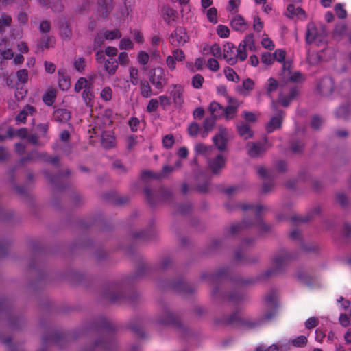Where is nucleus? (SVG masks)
<instances>
[{
	"mask_svg": "<svg viewBox=\"0 0 351 351\" xmlns=\"http://www.w3.org/2000/svg\"><path fill=\"white\" fill-rule=\"evenodd\" d=\"M202 278L204 280L208 279L210 284L214 287L213 290V296L215 298L219 297L225 298L224 295L221 294L218 285L223 280H230L235 286L234 290L231 292L226 298V300L232 304H237L243 301L245 298V294L243 291V287L252 283L251 280H243L241 277H232L230 271L228 268H221L215 274H202Z\"/></svg>",
	"mask_w": 351,
	"mask_h": 351,
	"instance_id": "nucleus-1",
	"label": "nucleus"
},
{
	"mask_svg": "<svg viewBox=\"0 0 351 351\" xmlns=\"http://www.w3.org/2000/svg\"><path fill=\"white\" fill-rule=\"evenodd\" d=\"M265 300L267 311L261 319L252 321L249 318L241 317L238 312H234L229 317H223L221 320L216 319L215 322L226 326H242L248 329L254 328L261 325L263 321L271 320L277 313L278 302L276 291H270L265 295Z\"/></svg>",
	"mask_w": 351,
	"mask_h": 351,
	"instance_id": "nucleus-2",
	"label": "nucleus"
},
{
	"mask_svg": "<svg viewBox=\"0 0 351 351\" xmlns=\"http://www.w3.org/2000/svg\"><path fill=\"white\" fill-rule=\"evenodd\" d=\"M90 329L101 335V337L93 345L82 351H110L116 346L115 326L105 317H99L93 323Z\"/></svg>",
	"mask_w": 351,
	"mask_h": 351,
	"instance_id": "nucleus-3",
	"label": "nucleus"
},
{
	"mask_svg": "<svg viewBox=\"0 0 351 351\" xmlns=\"http://www.w3.org/2000/svg\"><path fill=\"white\" fill-rule=\"evenodd\" d=\"M238 207L243 210L252 211L254 215V219L253 221H249L247 219H244L241 223L232 225L229 230L230 234L235 235L241 232L243 229L254 226H258L262 232H267L270 230V226L265 224L261 218L262 211L267 209L265 206L263 205L254 206L252 204L241 203L238 204Z\"/></svg>",
	"mask_w": 351,
	"mask_h": 351,
	"instance_id": "nucleus-4",
	"label": "nucleus"
},
{
	"mask_svg": "<svg viewBox=\"0 0 351 351\" xmlns=\"http://www.w3.org/2000/svg\"><path fill=\"white\" fill-rule=\"evenodd\" d=\"M298 255L295 253L292 254L285 250H281L272 258L271 262L273 267L265 271L261 278H267L282 273L285 270L286 266L291 261L296 259Z\"/></svg>",
	"mask_w": 351,
	"mask_h": 351,
	"instance_id": "nucleus-5",
	"label": "nucleus"
},
{
	"mask_svg": "<svg viewBox=\"0 0 351 351\" xmlns=\"http://www.w3.org/2000/svg\"><path fill=\"white\" fill-rule=\"evenodd\" d=\"M143 191L147 202L151 207L155 206L161 201H168L172 197L171 191L162 187H160L156 190L146 186Z\"/></svg>",
	"mask_w": 351,
	"mask_h": 351,
	"instance_id": "nucleus-6",
	"label": "nucleus"
},
{
	"mask_svg": "<svg viewBox=\"0 0 351 351\" xmlns=\"http://www.w3.org/2000/svg\"><path fill=\"white\" fill-rule=\"evenodd\" d=\"M104 297L110 302H122L124 300H130L126 298L123 290L122 284L112 283L104 293Z\"/></svg>",
	"mask_w": 351,
	"mask_h": 351,
	"instance_id": "nucleus-7",
	"label": "nucleus"
},
{
	"mask_svg": "<svg viewBox=\"0 0 351 351\" xmlns=\"http://www.w3.org/2000/svg\"><path fill=\"white\" fill-rule=\"evenodd\" d=\"M190 40L186 28L178 26L169 36V41L173 47H180L184 45Z\"/></svg>",
	"mask_w": 351,
	"mask_h": 351,
	"instance_id": "nucleus-8",
	"label": "nucleus"
},
{
	"mask_svg": "<svg viewBox=\"0 0 351 351\" xmlns=\"http://www.w3.org/2000/svg\"><path fill=\"white\" fill-rule=\"evenodd\" d=\"M271 109L276 112V114L271 117L270 121L266 125V130L268 133H271L274 130L280 129L285 116V111L277 109L276 101H272Z\"/></svg>",
	"mask_w": 351,
	"mask_h": 351,
	"instance_id": "nucleus-9",
	"label": "nucleus"
},
{
	"mask_svg": "<svg viewBox=\"0 0 351 351\" xmlns=\"http://www.w3.org/2000/svg\"><path fill=\"white\" fill-rule=\"evenodd\" d=\"M158 322L162 325L171 326L180 330H185V327L181 322L179 317L167 309L163 311L158 318Z\"/></svg>",
	"mask_w": 351,
	"mask_h": 351,
	"instance_id": "nucleus-10",
	"label": "nucleus"
},
{
	"mask_svg": "<svg viewBox=\"0 0 351 351\" xmlns=\"http://www.w3.org/2000/svg\"><path fill=\"white\" fill-rule=\"evenodd\" d=\"M149 80L150 83L160 93L163 90L167 81L165 72L160 67L156 68L150 71Z\"/></svg>",
	"mask_w": 351,
	"mask_h": 351,
	"instance_id": "nucleus-11",
	"label": "nucleus"
},
{
	"mask_svg": "<svg viewBox=\"0 0 351 351\" xmlns=\"http://www.w3.org/2000/svg\"><path fill=\"white\" fill-rule=\"evenodd\" d=\"M257 173L261 178L265 180L262 186V193H268L274 186L273 181L275 178L274 171L268 170L264 167H259L258 168Z\"/></svg>",
	"mask_w": 351,
	"mask_h": 351,
	"instance_id": "nucleus-12",
	"label": "nucleus"
},
{
	"mask_svg": "<svg viewBox=\"0 0 351 351\" xmlns=\"http://www.w3.org/2000/svg\"><path fill=\"white\" fill-rule=\"evenodd\" d=\"M317 90L323 96L330 95L335 90V82L332 77L325 76L320 79L317 86Z\"/></svg>",
	"mask_w": 351,
	"mask_h": 351,
	"instance_id": "nucleus-13",
	"label": "nucleus"
},
{
	"mask_svg": "<svg viewBox=\"0 0 351 351\" xmlns=\"http://www.w3.org/2000/svg\"><path fill=\"white\" fill-rule=\"evenodd\" d=\"M168 287L174 291L183 294L192 293L195 291V289L191 285H189L181 279L176 282L169 283Z\"/></svg>",
	"mask_w": 351,
	"mask_h": 351,
	"instance_id": "nucleus-14",
	"label": "nucleus"
},
{
	"mask_svg": "<svg viewBox=\"0 0 351 351\" xmlns=\"http://www.w3.org/2000/svg\"><path fill=\"white\" fill-rule=\"evenodd\" d=\"M254 243V239L253 238H246L244 239L239 249L236 251L234 254V260L237 262H240L243 261L245 263H247V261L244 258V252L247 250L248 247L252 246Z\"/></svg>",
	"mask_w": 351,
	"mask_h": 351,
	"instance_id": "nucleus-15",
	"label": "nucleus"
},
{
	"mask_svg": "<svg viewBox=\"0 0 351 351\" xmlns=\"http://www.w3.org/2000/svg\"><path fill=\"white\" fill-rule=\"evenodd\" d=\"M208 164L213 174H219L225 167L226 160L221 154H218L215 158L209 159Z\"/></svg>",
	"mask_w": 351,
	"mask_h": 351,
	"instance_id": "nucleus-16",
	"label": "nucleus"
},
{
	"mask_svg": "<svg viewBox=\"0 0 351 351\" xmlns=\"http://www.w3.org/2000/svg\"><path fill=\"white\" fill-rule=\"evenodd\" d=\"M161 15L163 20L168 25H171L177 19L178 12L169 5H165L161 8Z\"/></svg>",
	"mask_w": 351,
	"mask_h": 351,
	"instance_id": "nucleus-17",
	"label": "nucleus"
},
{
	"mask_svg": "<svg viewBox=\"0 0 351 351\" xmlns=\"http://www.w3.org/2000/svg\"><path fill=\"white\" fill-rule=\"evenodd\" d=\"M223 57L227 63L230 65H234L237 63V57L234 56V45L233 43L228 42L223 45Z\"/></svg>",
	"mask_w": 351,
	"mask_h": 351,
	"instance_id": "nucleus-18",
	"label": "nucleus"
},
{
	"mask_svg": "<svg viewBox=\"0 0 351 351\" xmlns=\"http://www.w3.org/2000/svg\"><path fill=\"white\" fill-rule=\"evenodd\" d=\"M230 26L234 31L243 32L248 28V23L241 15L237 14L230 20Z\"/></svg>",
	"mask_w": 351,
	"mask_h": 351,
	"instance_id": "nucleus-19",
	"label": "nucleus"
},
{
	"mask_svg": "<svg viewBox=\"0 0 351 351\" xmlns=\"http://www.w3.org/2000/svg\"><path fill=\"white\" fill-rule=\"evenodd\" d=\"M184 88L181 85L175 84L173 89L171 91V95L173 98L176 106L181 107L184 104Z\"/></svg>",
	"mask_w": 351,
	"mask_h": 351,
	"instance_id": "nucleus-20",
	"label": "nucleus"
},
{
	"mask_svg": "<svg viewBox=\"0 0 351 351\" xmlns=\"http://www.w3.org/2000/svg\"><path fill=\"white\" fill-rule=\"evenodd\" d=\"M97 4L100 16L104 19L107 18L113 8L112 0H98Z\"/></svg>",
	"mask_w": 351,
	"mask_h": 351,
	"instance_id": "nucleus-21",
	"label": "nucleus"
},
{
	"mask_svg": "<svg viewBox=\"0 0 351 351\" xmlns=\"http://www.w3.org/2000/svg\"><path fill=\"white\" fill-rule=\"evenodd\" d=\"M227 134V130L226 128L220 129V134L215 136L213 138V141L215 146L219 150H225L227 144V139L225 135Z\"/></svg>",
	"mask_w": 351,
	"mask_h": 351,
	"instance_id": "nucleus-22",
	"label": "nucleus"
},
{
	"mask_svg": "<svg viewBox=\"0 0 351 351\" xmlns=\"http://www.w3.org/2000/svg\"><path fill=\"white\" fill-rule=\"evenodd\" d=\"M101 145L106 149H110L115 146L116 139L111 132L105 131L101 134Z\"/></svg>",
	"mask_w": 351,
	"mask_h": 351,
	"instance_id": "nucleus-23",
	"label": "nucleus"
},
{
	"mask_svg": "<svg viewBox=\"0 0 351 351\" xmlns=\"http://www.w3.org/2000/svg\"><path fill=\"white\" fill-rule=\"evenodd\" d=\"M298 93V90L296 87H293L290 89L289 93L288 95H284L283 94H280L278 100L279 102L284 106L287 107L291 101L295 99Z\"/></svg>",
	"mask_w": 351,
	"mask_h": 351,
	"instance_id": "nucleus-24",
	"label": "nucleus"
},
{
	"mask_svg": "<svg viewBox=\"0 0 351 351\" xmlns=\"http://www.w3.org/2000/svg\"><path fill=\"white\" fill-rule=\"evenodd\" d=\"M318 29L314 23H309L307 25V29L306 32V41L308 43H312L316 41L318 38Z\"/></svg>",
	"mask_w": 351,
	"mask_h": 351,
	"instance_id": "nucleus-25",
	"label": "nucleus"
},
{
	"mask_svg": "<svg viewBox=\"0 0 351 351\" xmlns=\"http://www.w3.org/2000/svg\"><path fill=\"white\" fill-rule=\"evenodd\" d=\"M53 117L57 122L66 123L71 118V112L67 109L59 108L53 112Z\"/></svg>",
	"mask_w": 351,
	"mask_h": 351,
	"instance_id": "nucleus-26",
	"label": "nucleus"
},
{
	"mask_svg": "<svg viewBox=\"0 0 351 351\" xmlns=\"http://www.w3.org/2000/svg\"><path fill=\"white\" fill-rule=\"evenodd\" d=\"M36 112L34 107L30 105H26L16 115V121L19 123H25L26 122L27 117L28 115H33Z\"/></svg>",
	"mask_w": 351,
	"mask_h": 351,
	"instance_id": "nucleus-27",
	"label": "nucleus"
},
{
	"mask_svg": "<svg viewBox=\"0 0 351 351\" xmlns=\"http://www.w3.org/2000/svg\"><path fill=\"white\" fill-rule=\"evenodd\" d=\"M237 128L239 135L244 139H248L253 136V131L247 123L241 122L237 124Z\"/></svg>",
	"mask_w": 351,
	"mask_h": 351,
	"instance_id": "nucleus-28",
	"label": "nucleus"
},
{
	"mask_svg": "<svg viewBox=\"0 0 351 351\" xmlns=\"http://www.w3.org/2000/svg\"><path fill=\"white\" fill-rule=\"evenodd\" d=\"M139 84L140 93L143 97L149 98L153 95H156V93H153L152 87L148 81L142 80L139 82Z\"/></svg>",
	"mask_w": 351,
	"mask_h": 351,
	"instance_id": "nucleus-29",
	"label": "nucleus"
},
{
	"mask_svg": "<svg viewBox=\"0 0 351 351\" xmlns=\"http://www.w3.org/2000/svg\"><path fill=\"white\" fill-rule=\"evenodd\" d=\"M43 173H44L45 177L47 178V179L49 181V182L52 185H53L56 188H57L58 189H64V187H62L60 185V182H62V173H59L58 175H56V176H52L47 170H45L43 171Z\"/></svg>",
	"mask_w": 351,
	"mask_h": 351,
	"instance_id": "nucleus-30",
	"label": "nucleus"
},
{
	"mask_svg": "<svg viewBox=\"0 0 351 351\" xmlns=\"http://www.w3.org/2000/svg\"><path fill=\"white\" fill-rule=\"evenodd\" d=\"M117 69L118 62L114 58H109L104 62V69L109 75H114Z\"/></svg>",
	"mask_w": 351,
	"mask_h": 351,
	"instance_id": "nucleus-31",
	"label": "nucleus"
},
{
	"mask_svg": "<svg viewBox=\"0 0 351 351\" xmlns=\"http://www.w3.org/2000/svg\"><path fill=\"white\" fill-rule=\"evenodd\" d=\"M266 148L263 143H251V147L248 149V154L251 157H257L265 151Z\"/></svg>",
	"mask_w": 351,
	"mask_h": 351,
	"instance_id": "nucleus-32",
	"label": "nucleus"
},
{
	"mask_svg": "<svg viewBox=\"0 0 351 351\" xmlns=\"http://www.w3.org/2000/svg\"><path fill=\"white\" fill-rule=\"evenodd\" d=\"M56 98V90L49 89L43 95V101L48 106H51L55 102Z\"/></svg>",
	"mask_w": 351,
	"mask_h": 351,
	"instance_id": "nucleus-33",
	"label": "nucleus"
},
{
	"mask_svg": "<svg viewBox=\"0 0 351 351\" xmlns=\"http://www.w3.org/2000/svg\"><path fill=\"white\" fill-rule=\"evenodd\" d=\"M305 14V12L300 7L295 8L293 3H289L287 7L286 15L289 18H293L295 16Z\"/></svg>",
	"mask_w": 351,
	"mask_h": 351,
	"instance_id": "nucleus-34",
	"label": "nucleus"
},
{
	"mask_svg": "<svg viewBox=\"0 0 351 351\" xmlns=\"http://www.w3.org/2000/svg\"><path fill=\"white\" fill-rule=\"evenodd\" d=\"M1 342L7 346L6 351H25L21 345L12 343L10 337L2 339Z\"/></svg>",
	"mask_w": 351,
	"mask_h": 351,
	"instance_id": "nucleus-35",
	"label": "nucleus"
},
{
	"mask_svg": "<svg viewBox=\"0 0 351 351\" xmlns=\"http://www.w3.org/2000/svg\"><path fill=\"white\" fill-rule=\"evenodd\" d=\"M40 3L49 5L54 12L62 10V0H40Z\"/></svg>",
	"mask_w": 351,
	"mask_h": 351,
	"instance_id": "nucleus-36",
	"label": "nucleus"
},
{
	"mask_svg": "<svg viewBox=\"0 0 351 351\" xmlns=\"http://www.w3.org/2000/svg\"><path fill=\"white\" fill-rule=\"evenodd\" d=\"M54 39L53 37L45 35L38 41V46L39 48L43 49L44 48L48 49L53 46Z\"/></svg>",
	"mask_w": 351,
	"mask_h": 351,
	"instance_id": "nucleus-37",
	"label": "nucleus"
},
{
	"mask_svg": "<svg viewBox=\"0 0 351 351\" xmlns=\"http://www.w3.org/2000/svg\"><path fill=\"white\" fill-rule=\"evenodd\" d=\"M208 108L211 114L210 116H214L217 119L222 114L223 108L219 103L213 101L210 104Z\"/></svg>",
	"mask_w": 351,
	"mask_h": 351,
	"instance_id": "nucleus-38",
	"label": "nucleus"
},
{
	"mask_svg": "<svg viewBox=\"0 0 351 351\" xmlns=\"http://www.w3.org/2000/svg\"><path fill=\"white\" fill-rule=\"evenodd\" d=\"M243 45H245V47H247V49L251 51H255L256 49L255 42H254V38L253 34H247L244 39L241 41Z\"/></svg>",
	"mask_w": 351,
	"mask_h": 351,
	"instance_id": "nucleus-39",
	"label": "nucleus"
},
{
	"mask_svg": "<svg viewBox=\"0 0 351 351\" xmlns=\"http://www.w3.org/2000/svg\"><path fill=\"white\" fill-rule=\"evenodd\" d=\"M64 336L58 332H53L49 335H45L43 337V343L44 345L47 344L48 342H53L55 343H58L59 340L63 339Z\"/></svg>",
	"mask_w": 351,
	"mask_h": 351,
	"instance_id": "nucleus-40",
	"label": "nucleus"
},
{
	"mask_svg": "<svg viewBox=\"0 0 351 351\" xmlns=\"http://www.w3.org/2000/svg\"><path fill=\"white\" fill-rule=\"evenodd\" d=\"M247 47H245L243 43L241 42L239 43L238 48L237 49V55L235 57H237V60L239 59L240 61H244L246 60L247 57Z\"/></svg>",
	"mask_w": 351,
	"mask_h": 351,
	"instance_id": "nucleus-41",
	"label": "nucleus"
},
{
	"mask_svg": "<svg viewBox=\"0 0 351 351\" xmlns=\"http://www.w3.org/2000/svg\"><path fill=\"white\" fill-rule=\"evenodd\" d=\"M216 120L217 118H215L214 116L207 117L203 122V129L207 132L212 131L215 124Z\"/></svg>",
	"mask_w": 351,
	"mask_h": 351,
	"instance_id": "nucleus-42",
	"label": "nucleus"
},
{
	"mask_svg": "<svg viewBox=\"0 0 351 351\" xmlns=\"http://www.w3.org/2000/svg\"><path fill=\"white\" fill-rule=\"evenodd\" d=\"M224 74L227 80L229 81L235 82H238L239 81V76L237 74L234 69L228 66L224 69Z\"/></svg>",
	"mask_w": 351,
	"mask_h": 351,
	"instance_id": "nucleus-43",
	"label": "nucleus"
},
{
	"mask_svg": "<svg viewBox=\"0 0 351 351\" xmlns=\"http://www.w3.org/2000/svg\"><path fill=\"white\" fill-rule=\"evenodd\" d=\"M206 16L209 22L217 24V10L214 7H211L206 10Z\"/></svg>",
	"mask_w": 351,
	"mask_h": 351,
	"instance_id": "nucleus-44",
	"label": "nucleus"
},
{
	"mask_svg": "<svg viewBox=\"0 0 351 351\" xmlns=\"http://www.w3.org/2000/svg\"><path fill=\"white\" fill-rule=\"evenodd\" d=\"M106 40H112L121 37V33L117 29L113 30H106L104 33Z\"/></svg>",
	"mask_w": 351,
	"mask_h": 351,
	"instance_id": "nucleus-45",
	"label": "nucleus"
},
{
	"mask_svg": "<svg viewBox=\"0 0 351 351\" xmlns=\"http://www.w3.org/2000/svg\"><path fill=\"white\" fill-rule=\"evenodd\" d=\"M237 112V107L232 105L227 106L225 108H223L222 114H225L227 119H232L235 116Z\"/></svg>",
	"mask_w": 351,
	"mask_h": 351,
	"instance_id": "nucleus-46",
	"label": "nucleus"
},
{
	"mask_svg": "<svg viewBox=\"0 0 351 351\" xmlns=\"http://www.w3.org/2000/svg\"><path fill=\"white\" fill-rule=\"evenodd\" d=\"M12 18L10 16L3 14L0 17V33L4 31V28L10 26Z\"/></svg>",
	"mask_w": 351,
	"mask_h": 351,
	"instance_id": "nucleus-47",
	"label": "nucleus"
},
{
	"mask_svg": "<svg viewBox=\"0 0 351 351\" xmlns=\"http://www.w3.org/2000/svg\"><path fill=\"white\" fill-rule=\"evenodd\" d=\"M335 115L338 118L347 119L349 115V107L347 105L340 106L335 111Z\"/></svg>",
	"mask_w": 351,
	"mask_h": 351,
	"instance_id": "nucleus-48",
	"label": "nucleus"
},
{
	"mask_svg": "<svg viewBox=\"0 0 351 351\" xmlns=\"http://www.w3.org/2000/svg\"><path fill=\"white\" fill-rule=\"evenodd\" d=\"M204 78L201 74H195L191 79V84L194 88L200 89L202 87Z\"/></svg>",
	"mask_w": 351,
	"mask_h": 351,
	"instance_id": "nucleus-49",
	"label": "nucleus"
},
{
	"mask_svg": "<svg viewBox=\"0 0 351 351\" xmlns=\"http://www.w3.org/2000/svg\"><path fill=\"white\" fill-rule=\"evenodd\" d=\"M60 35L64 39H69L71 36V30L66 21L63 22L60 26Z\"/></svg>",
	"mask_w": 351,
	"mask_h": 351,
	"instance_id": "nucleus-50",
	"label": "nucleus"
},
{
	"mask_svg": "<svg viewBox=\"0 0 351 351\" xmlns=\"http://www.w3.org/2000/svg\"><path fill=\"white\" fill-rule=\"evenodd\" d=\"M300 248L306 252H315L318 250V246L315 243H305L301 241Z\"/></svg>",
	"mask_w": 351,
	"mask_h": 351,
	"instance_id": "nucleus-51",
	"label": "nucleus"
},
{
	"mask_svg": "<svg viewBox=\"0 0 351 351\" xmlns=\"http://www.w3.org/2000/svg\"><path fill=\"white\" fill-rule=\"evenodd\" d=\"M74 68L78 72H82L84 71L86 62V60L82 57H77L74 60Z\"/></svg>",
	"mask_w": 351,
	"mask_h": 351,
	"instance_id": "nucleus-52",
	"label": "nucleus"
},
{
	"mask_svg": "<svg viewBox=\"0 0 351 351\" xmlns=\"http://www.w3.org/2000/svg\"><path fill=\"white\" fill-rule=\"evenodd\" d=\"M82 97L84 101V102L88 105L92 101V97H93V93H92V88L90 84L88 85V86L86 87L85 89H84Z\"/></svg>",
	"mask_w": 351,
	"mask_h": 351,
	"instance_id": "nucleus-53",
	"label": "nucleus"
},
{
	"mask_svg": "<svg viewBox=\"0 0 351 351\" xmlns=\"http://www.w3.org/2000/svg\"><path fill=\"white\" fill-rule=\"evenodd\" d=\"M308 339L307 337L304 335H300L297 337L296 338L292 339L291 343L293 346L295 347H304L307 343Z\"/></svg>",
	"mask_w": 351,
	"mask_h": 351,
	"instance_id": "nucleus-54",
	"label": "nucleus"
},
{
	"mask_svg": "<svg viewBox=\"0 0 351 351\" xmlns=\"http://www.w3.org/2000/svg\"><path fill=\"white\" fill-rule=\"evenodd\" d=\"M130 81L133 85H136L138 82V70L136 67H130L129 69Z\"/></svg>",
	"mask_w": 351,
	"mask_h": 351,
	"instance_id": "nucleus-55",
	"label": "nucleus"
},
{
	"mask_svg": "<svg viewBox=\"0 0 351 351\" xmlns=\"http://www.w3.org/2000/svg\"><path fill=\"white\" fill-rule=\"evenodd\" d=\"M90 84L88 83V80L84 77H80L75 84L74 90L76 93H79L83 88L88 86Z\"/></svg>",
	"mask_w": 351,
	"mask_h": 351,
	"instance_id": "nucleus-56",
	"label": "nucleus"
},
{
	"mask_svg": "<svg viewBox=\"0 0 351 351\" xmlns=\"http://www.w3.org/2000/svg\"><path fill=\"white\" fill-rule=\"evenodd\" d=\"M158 106H159V101H158V99H156V98L151 99L149 101L147 106L146 107V111L148 113H153L156 111Z\"/></svg>",
	"mask_w": 351,
	"mask_h": 351,
	"instance_id": "nucleus-57",
	"label": "nucleus"
},
{
	"mask_svg": "<svg viewBox=\"0 0 351 351\" xmlns=\"http://www.w3.org/2000/svg\"><path fill=\"white\" fill-rule=\"evenodd\" d=\"M217 32L219 36L222 38H226L230 35V29L226 25H219L217 27Z\"/></svg>",
	"mask_w": 351,
	"mask_h": 351,
	"instance_id": "nucleus-58",
	"label": "nucleus"
},
{
	"mask_svg": "<svg viewBox=\"0 0 351 351\" xmlns=\"http://www.w3.org/2000/svg\"><path fill=\"white\" fill-rule=\"evenodd\" d=\"M112 90L111 88L109 86H105L100 93V97L104 101H108L112 99Z\"/></svg>",
	"mask_w": 351,
	"mask_h": 351,
	"instance_id": "nucleus-59",
	"label": "nucleus"
},
{
	"mask_svg": "<svg viewBox=\"0 0 351 351\" xmlns=\"http://www.w3.org/2000/svg\"><path fill=\"white\" fill-rule=\"evenodd\" d=\"M241 4V0H229L227 11L232 13H237L238 8Z\"/></svg>",
	"mask_w": 351,
	"mask_h": 351,
	"instance_id": "nucleus-60",
	"label": "nucleus"
},
{
	"mask_svg": "<svg viewBox=\"0 0 351 351\" xmlns=\"http://www.w3.org/2000/svg\"><path fill=\"white\" fill-rule=\"evenodd\" d=\"M200 128L197 123L193 122L188 127V133L192 137L197 136L199 132Z\"/></svg>",
	"mask_w": 351,
	"mask_h": 351,
	"instance_id": "nucleus-61",
	"label": "nucleus"
},
{
	"mask_svg": "<svg viewBox=\"0 0 351 351\" xmlns=\"http://www.w3.org/2000/svg\"><path fill=\"white\" fill-rule=\"evenodd\" d=\"M137 60L140 64L146 65L149 62V56L147 52L141 51L138 53Z\"/></svg>",
	"mask_w": 351,
	"mask_h": 351,
	"instance_id": "nucleus-62",
	"label": "nucleus"
},
{
	"mask_svg": "<svg viewBox=\"0 0 351 351\" xmlns=\"http://www.w3.org/2000/svg\"><path fill=\"white\" fill-rule=\"evenodd\" d=\"M119 47L120 49L129 50L133 49L134 44L130 39L124 38L120 40Z\"/></svg>",
	"mask_w": 351,
	"mask_h": 351,
	"instance_id": "nucleus-63",
	"label": "nucleus"
},
{
	"mask_svg": "<svg viewBox=\"0 0 351 351\" xmlns=\"http://www.w3.org/2000/svg\"><path fill=\"white\" fill-rule=\"evenodd\" d=\"M297 279L302 283L310 286L311 280L310 276L304 272H298L297 274Z\"/></svg>",
	"mask_w": 351,
	"mask_h": 351,
	"instance_id": "nucleus-64",
	"label": "nucleus"
}]
</instances>
